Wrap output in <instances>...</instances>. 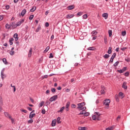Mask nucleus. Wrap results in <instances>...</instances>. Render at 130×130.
<instances>
[{"label":"nucleus","instance_id":"f257e3e1","mask_svg":"<svg viewBox=\"0 0 130 130\" xmlns=\"http://www.w3.org/2000/svg\"><path fill=\"white\" fill-rule=\"evenodd\" d=\"M110 103V100L106 99L104 101L103 104L106 106H109V104Z\"/></svg>","mask_w":130,"mask_h":130},{"label":"nucleus","instance_id":"f03ea898","mask_svg":"<svg viewBox=\"0 0 130 130\" xmlns=\"http://www.w3.org/2000/svg\"><path fill=\"white\" fill-rule=\"evenodd\" d=\"M78 106L77 107V109H81L82 108V107L85 106V103L83 102V103H81L79 104H77Z\"/></svg>","mask_w":130,"mask_h":130},{"label":"nucleus","instance_id":"7ed1b4c3","mask_svg":"<svg viewBox=\"0 0 130 130\" xmlns=\"http://www.w3.org/2000/svg\"><path fill=\"white\" fill-rule=\"evenodd\" d=\"M56 99H57V95H53V96H52L51 98H50V102H52L53 101H55V100H56Z\"/></svg>","mask_w":130,"mask_h":130},{"label":"nucleus","instance_id":"20e7f679","mask_svg":"<svg viewBox=\"0 0 130 130\" xmlns=\"http://www.w3.org/2000/svg\"><path fill=\"white\" fill-rule=\"evenodd\" d=\"M25 22V20L24 19H22L21 20L18 21L17 23H16V26L17 27H20V25H22V24H23V23Z\"/></svg>","mask_w":130,"mask_h":130},{"label":"nucleus","instance_id":"39448f33","mask_svg":"<svg viewBox=\"0 0 130 130\" xmlns=\"http://www.w3.org/2000/svg\"><path fill=\"white\" fill-rule=\"evenodd\" d=\"M116 56V53H114L111 57V59L110 60V61H111V62L112 63V62H113V59H114V58Z\"/></svg>","mask_w":130,"mask_h":130},{"label":"nucleus","instance_id":"423d86ee","mask_svg":"<svg viewBox=\"0 0 130 130\" xmlns=\"http://www.w3.org/2000/svg\"><path fill=\"white\" fill-rule=\"evenodd\" d=\"M11 27H12L13 29L17 28V24L15 23V22H12L10 23Z\"/></svg>","mask_w":130,"mask_h":130},{"label":"nucleus","instance_id":"0eeeda50","mask_svg":"<svg viewBox=\"0 0 130 130\" xmlns=\"http://www.w3.org/2000/svg\"><path fill=\"white\" fill-rule=\"evenodd\" d=\"M101 94H105V87H104V86H101Z\"/></svg>","mask_w":130,"mask_h":130},{"label":"nucleus","instance_id":"6e6552de","mask_svg":"<svg viewBox=\"0 0 130 130\" xmlns=\"http://www.w3.org/2000/svg\"><path fill=\"white\" fill-rule=\"evenodd\" d=\"M75 17V15L74 14H68L66 16L67 19H72V18H74Z\"/></svg>","mask_w":130,"mask_h":130},{"label":"nucleus","instance_id":"1a4fd4ad","mask_svg":"<svg viewBox=\"0 0 130 130\" xmlns=\"http://www.w3.org/2000/svg\"><path fill=\"white\" fill-rule=\"evenodd\" d=\"M5 73V68H4L3 69H2V70L1 71V78L2 79V80H4V76H5V74H4V73Z\"/></svg>","mask_w":130,"mask_h":130},{"label":"nucleus","instance_id":"9d476101","mask_svg":"<svg viewBox=\"0 0 130 130\" xmlns=\"http://www.w3.org/2000/svg\"><path fill=\"white\" fill-rule=\"evenodd\" d=\"M71 103L70 102H68L66 105V111L69 110V107L70 106Z\"/></svg>","mask_w":130,"mask_h":130},{"label":"nucleus","instance_id":"9b49d317","mask_svg":"<svg viewBox=\"0 0 130 130\" xmlns=\"http://www.w3.org/2000/svg\"><path fill=\"white\" fill-rule=\"evenodd\" d=\"M68 10H74L75 9V6L74 5H70L67 7Z\"/></svg>","mask_w":130,"mask_h":130},{"label":"nucleus","instance_id":"f8f14e48","mask_svg":"<svg viewBox=\"0 0 130 130\" xmlns=\"http://www.w3.org/2000/svg\"><path fill=\"white\" fill-rule=\"evenodd\" d=\"M13 37L15 39V41H18V40H19V38L18 37V34H15L13 36Z\"/></svg>","mask_w":130,"mask_h":130},{"label":"nucleus","instance_id":"ddd939ff","mask_svg":"<svg viewBox=\"0 0 130 130\" xmlns=\"http://www.w3.org/2000/svg\"><path fill=\"white\" fill-rule=\"evenodd\" d=\"M122 88L123 89H127V86L126 85V82H123V85H122Z\"/></svg>","mask_w":130,"mask_h":130},{"label":"nucleus","instance_id":"4468645a","mask_svg":"<svg viewBox=\"0 0 130 130\" xmlns=\"http://www.w3.org/2000/svg\"><path fill=\"white\" fill-rule=\"evenodd\" d=\"M35 115H36V114L35 113L34 114H31V113L29 114V118H30V119H32V118L33 117H35Z\"/></svg>","mask_w":130,"mask_h":130},{"label":"nucleus","instance_id":"2eb2a0df","mask_svg":"<svg viewBox=\"0 0 130 130\" xmlns=\"http://www.w3.org/2000/svg\"><path fill=\"white\" fill-rule=\"evenodd\" d=\"M26 12L27 11L26 10V9H23L21 12V15L22 16V17H24V15H25V14H26Z\"/></svg>","mask_w":130,"mask_h":130},{"label":"nucleus","instance_id":"dca6fc26","mask_svg":"<svg viewBox=\"0 0 130 130\" xmlns=\"http://www.w3.org/2000/svg\"><path fill=\"white\" fill-rule=\"evenodd\" d=\"M111 52H112V48L111 47H109L107 53H108V54H111Z\"/></svg>","mask_w":130,"mask_h":130},{"label":"nucleus","instance_id":"f3484780","mask_svg":"<svg viewBox=\"0 0 130 130\" xmlns=\"http://www.w3.org/2000/svg\"><path fill=\"white\" fill-rule=\"evenodd\" d=\"M31 55H32V48H30L29 52H28V57H31Z\"/></svg>","mask_w":130,"mask_h":130},{"label":"nucleus","instance_id":"a211bd4d","mask_svg":"<svg viewBox=\"0 0 130 130\" xmlns=\"http://www.w3.org/2000/svg\"><path fill=\"white\" fill-rule=\"evenodd\" d=\"M103 18H105V19H107L108 18V14L107 13H104L103 14Z\"/></svg>","mask_w":130,"mask_h":130},{"label":"nucleus","instance_id":"6ab92c4d","mask_svg":"<svg viewBox=\"0 0 130 130\" xmlns=\"http://www.w3.org/2000/svg\"><path fill=\"white\" fill-rule=\"evenodd\" d=\"M64 108H66V107H62V108H60V109L59 110L57 111V112L58 113H59V112H62V111H63V110H64Z\"/></svg>","mask_w":130,"mask_h":130},{"label":"nucleus","instance_id":"aec40b11","mask_svg":"<svg viewBox=\"0 0 130 130\" xmlns=\"http://www.w3.org/2000/svg\"><path fill=\"white\" fill-rule=\"evenodd\" d=\"M11 24H9L8 23H7L6 25H5V28L6 29H10V28H11Z\"/></svg>","mask_w":130,"mask_h":130},{"label":"nucleus","instance_id":"412c9836","mask_svg":"<svg viewBox=\"0 0 130 130\" xmlns=\"http://www.w3.org/2000/svg\"><path fill=\"white\" fill-rule=\"evenodd\" d=\"M44 105V101H42L39 105V107H42Z\"/></svg>","mask_w":130,"mask_h":130},{"label":"nucleus","instance_id":"4be33fe9","mask_svg":"<svg viewBox=\"0 0 130 130\" xmlns=\"http://www.w3.org/2000/svg\"><path fill=\"white\" fill-rule=\"evenodd\" d=\"M3 61L5 64H8V61H7V59H6V58H4L3 59Z\"/></svg>","mask_w":130,"mask_h":130},{"label":"nucleus","instance_id":"5701e85b","mask_svg":"<svg viewBox=\"0 0 130 130\" xmlns=\"http://www.w3.org/2000/svg\"><path fill=\"white\" fill-rule=\"evenodd\" d=\"M41 30V26L40 25H39L38 28L36 30V32H38L39 31H40Z\"/></svg>","mask_w":130,"mask_h":130},{"label":"nucleus","instance_id":"b1692460","mask_svg":"<svg viewBox=\"0 0 130 130\" xmlns=\"http://www.w3.org/2000/svg\"><path fill=\"white\" fill-rule=\"evenodd\" d=\"M108 34H109V37H111V36H112V30L109 29L108 30Z\"/></svg>","mask_w":130,"mask_h":130},{"label":"nucleus","instance_id":"393cba45","mask_svg":"<svg viewBox=\"0 0 130 130\" xmlns=\"http://www.w3.org/2000/svg\"><path fill=\"white\" fill-rule=\"evenodd\" d=\"M114 128V126H112L106 128V130H113Z\"/></svg>","mask_w":130,"mask_h":130},{"label":"nucleus","instance_id":"a878e982","mask_svg":"<svg viewBox=\"0 0 130 130\" xmlns=\"http://www.w3.org/2000/svg\"><path fill=\"white\" fill-rule=\"evenodd\" d=\"M115 98L116 101L117 102H119V98H118V95L117 94L115 95Z\"/></svg>","mask_w":130,"mask_h":130},{"label":"nucleus","instance_id":"bb28decb","mask_svg":"<svg viewBox=\"0 0 130 130\" xmlns=\"http://www.w3.org/2000/svg\"><path fill=\"white\" fill-rule=\"evenodd\" d=\"M36 10V7H33L30 10V12H35Z\"/></svg>","mask_w":130,"mask_h":130},{"label":"nucleus","instance_id":"cd10ccee","mask_svg":"<svg viewBox=\"0 0 130 130\" xmlns=\"http://www.w3.org/2000/svg\"><path fill=\"white\" fill-rule=\"evenodd\" d=\"M110 57V55L108 54H105V55L103 56V57H104V58H109Z\"/></svg>","mask_w":130,"mask_h":130},{"label":"nucleus","instance_id":"c85d7f7f","mask_svg":"<svg viewBox=\"0 0 130 130\" xmlns=\"http://www.w3.org/2000/svg\"><path fill=\"white\" fill-rule=\"evenodd\" d=\"M98 33V32L97 31L94 30L91 32V34H92V36H95V35H97Z\"/></svg>","mask_w":130,"mask_h":130},{"label":"nucleus","instance_id":"c756f323","mask_svg":"<svg viewBox=\"0 0 130 130\" xmlns=\"http://www.w3.org/2000/svg\"><path fill=\"white\" fill-rule=\"evenodd\" d=\"M48 50H49V46H48L46 48L45 50L44 51V53H46Z\"/></svg>","mask_w":130,"mask_h":130},{"label":"nucleus","instance_id":"7c9ffc66","mask_svg":"<svg viewBox=\"0 0 130 130\" xmlns=\"http://www.w3.org/2000/svg\"><path fill=\"white\" fill-rule=\"evenodd\" d=\"M119 64V61H117L115 63L113 64V66L114 67H117V66H118V64Z\"/></svg>","mask_w":130,"mask_h":130},{"label":"nucleus","instance_id":"2f4dec72","mask_svg":"<svg viewBox=\"0 0 130 130\" xmlns=\"http://www.w3.org/2000/svg\"><path fill=\"white\" fill-rule=\"evenodd\" d=\"M56 123V122L55 120H53L52 122V126H55V124Z\"/></svg>","mask_w":130,"mask_h":130},{"label":"nucleus","instance_id":"473e14b6","mask_svg":"<svg viewBox=\"0 0 130 130\" xmlns=\"http://www.w3.org/2000/svg\"><path fill=\"white\" fill-rule=\"evenodd\" d=\"M88 50H95V48L93 47H89L87 48Z\"/></svg>","mask_w":130,"mask_h":130},{"label":"nucleus","instance_id":"72a5a7b5","mask_svg":"<svg viewBox=\"0 0 130 130\" xmlns=\"http://www.w3.org/2000/svg\"><path fill=\"white\" fill-rule=\"evenodd\" d=\"M3 98L2 96H0V105H3Z\"/></svg>","mask_w":130,"mask_h":130},{"label":"nucleus","instance_id":"f704fd0d","mask_svg":"<svg viewBox=\"0 0 130 130\" xmlns=\"http://www.w3.org/2000/svg\"><path fill=\"white\" fill-rule=\"evenodd\" d=\"M121 34L122 36H125V35H126V31H125V30L122 31Z\"/></svg>","mask_w":130,"mask_h":130},{"label":"nucleus","instance_id":"c9c22d12","mask_svg":"<svg viewBox=\"0 0 130 130\" xmlns=\"http://www.w3.org/2000/svg\"><path fill=\"white\" fill-rule=\"evenodd\" d=\"M78 129L79 130H86V127H79Z\"/></svg>","mask_w":130,"mask_h":130},{"label":"nucleus","instance_id":"e433bc0d","mask_svg":"<svg viewBox=\"0 0 130 130\" xmlns=\"http://www.w3.org/2000/svg\"><path fill=\"white\" fill-rule=\"evenodd\" d=\"M86 107H82L79 110H82V111H85L86 110Z\"/></svg>","mask_w":130,"mask_h":130},{"label":"nucleus","instance_id":"4c0bfd02","mask_svg":"<svg viewBox=\"0 0 130 130\" xmlns=\"http://www.w3.org/2000/svg\"><path fill=\"white\" fill-rule=\"evenodd\" d=\"M9 53L10 55H14V54H15V52H14L13 50H11L10 51Z\"/></svg>","mask_w":130,"mask_h":130},{"label":"nucleus","instance_id":"58836bf2","mask_svg":"<svg viewBox=\"0 0 130 130\" xmlns=\"http://www.w3.org/2000/svg\"><path fill=\"white\" fill-rule=\"evenodd\" d=\"M11 87H12V88H13L14 92H16V86H13L12 84H11Z\"/></svg>","mask_w":130,"mask_h":130},{"label":"nucleus","instance_id":"ea45409f","mask_svg":"<svg viewBox=\"0 0 130 130\" xmlns=\"http://www.w3.org/2000/svg\"><path fill=\"white\" fill-rule=\"evenodd\" d=\"M50 103H51L50 101H47L46 102V106H47L49 105L50 104Z\"/></svg>","mask_w":130,"mask_h":130},{"label":"nucleus","instance_id":"a19ab883","mask_svg":"<svg viewBox=\"0 0 130 130\" xmlns=\"http://www.w3.org/2000/svg\"><path fill=\"white\" fill-rule=\"evenodd\" d=\"M125 61H127V62H129V61H130V59H129V58L126 57L125 58Z\"/></svg>","mask_w":130,"mask_h":130},{"label":"nucleus","instance_id":"79ce46f5","mask_svg":"<svg viewBox=\"0 0 130 130\" xmlns=\"http://www.w3.org/2000/svg\"><path fill=\"white\" fill-rule=\"evenodd\" d=\"M4 115H5V116L6 117H8L9 116V115H10V114H9V113H8L7 112H4Z\"/></svg>","mask_w":130,"mask_h":130},{"label":"nucleus","instance_id":"37998d69","mask_svg":"<svg viewBox=\"0 0 130 130\" xmlns=\"http://www.w3.org/2000/svg\"><path fill=\"white\" fill-rule=\"evenodd\" d=\"M88 18V16H87V14H85L84 15H83V19H87Z\"/></svg>","mask_w":130,"mask_h":130},{"label":"nucleus","instance_id":"c03bdc74","mask_svg":"<svg viewBox=\"0 0 130 130\" xmlns=\"http://www.w3.org/2000/svg\"><path fill=\"white\" fill-rule=\"evenodd\" d=\"M51 91L52 93H55V92H56V89H55V88H51Z\"/></svg>","mask_w":130,"mask_h":130},{"label":"nucleus","instance_id":"a18cd8bd","mask_svg":"<svg viewBox=\"0 0 130 130\" xmlns=\"http://www.w3.org/2000/svg\"><path fill=\"white\" fill-rule=\"evenodd\" d=\"M82 15H83V12H80L77 13V16H78V17H80V16H82Z\"/></svg>","mask_w":130,"mask_h":130},{"label":"nucleus","instance_id":"49530a36","mask_svg":"<svg viewBox=\"0 0 130 130\" xmlns=\"http://www.w3.org/2000/svg\"><path fill=\"white\" fill-rule=\"evenodd\" d=\"M84 116H89V115H90V113L89 112H86L84 113Z\"/></svg>","mask_w":130,"mask_h":130},{"label":"nucleus","instance_id":"de8ad7c7","mask_svg":"<svg viewBox=\"0 0 130 130\" xmlns=\"http://www.w3.org/2000/svg\"><path fill=\"white\" fill-rule=\"evenodd\" d=\"M33 119H30V120H29L27 122L28 123H33Z\"/></svg>","mask_w":130,"mask_h":130},{"label":"nucleus","instance_id":"09e8293b","mask_svg":"<svg viewBox=\"0 0 130 130\" xmlns=\"http://www.w3.org/2000/svg\"><path fill=\"white\" fill-rule=\"evenodd\" d=\"M33 18H34V15H30V16L29 17V20H32Z\"/></svg>","mask_w":130,"mask_h":130},{"label":"nucleus","instance_id":"8fccbe9b","mask_svg":"<svg viewBox=\"0 0 130 130\" xmlns=\"http://www.w3.org/2000/svg\"><path fill=\"white\" fill-rule=\"evenodd\" d=\"M104 43L105 44H107V38L106 37L104 38Z\"/></svg>","mask_w":130,"mask_h":130},{"label":"nucleus","instance_id":"3c124183","mask_svg":"<svg viewBox=\"0 0 130 130\" xmlns=\"http://www.w3.org/2000/svg\"><path fill=\"white\" fill-rule=\"evenodd\" d=\"M20 111H21L22 112H24V113H27V110L24 109H21Z\"/></svg>","mask_w":130,"mask_h":130},{"label":"nucleus","instance_id":"603ef678","mask_svg":"<svg viewBox=\"0 0 130 130\" xmlns=\"http://www.w3.org/2000/svg\"><path fill=\"white\" fill-rule=\"evenodd\" d=\"M60 117H58L57 118V121L58 123H60V122H61V121H60Z\"/></svg>","mask_w":130,"mask_h":130},{"label":"nucleus","instance_id":"864d4df0","mask_svg":"<svg viewBox=\"0 0 130 130\" xmlns=\"http://www.w3.org/2000/svg\"><path fill=\"white\" fill-rule=\"evenodd\" d=\"M94 114H95V115H97V116L99 117L100 116V115H101V114H100V113H99V112H95L94 113Z\"/></svg>","mask_w":130,"mask_h":130},{"label":"nucleus","instance_id":"5fc2aeb1","mask_svg":"<svg viewBox=\"0 0 130 130\" xmlns=\"http://www.w3.org/2000/svg\"><path fill=\"white\" fill-rule=\"evenodd\" d=\"M117 72L118 73H119V74H122V73H124L123 71L122 70V69H121L120 70H117Z\"/></svg>","mask_w":130,"mask_h":130},{"label":"nucleus","instance_id":"6e6d98bb","mask_svg":"<svg viewBox=\"0 0 130 130\" xmlns=\"http://www.w3.org/2000/svg\"><path fill=\"white\" fill-rule=\"evenodd\" d=\"M49 58H53V54L52 53H50V56H49Z\"/></svg>","mask_w":130,"mask_h":130},{"label":"nucleus","instance_id":"4d7b16f0","mask_svg":"<svg viewBox=\"0 0 130 130\" xmlns=\"http://www.w3.org/2000/svg\"><path fill=\"white\" fill-rule=\"evenodd\" d=\"M92 118L93 120H96V117L95 115H94L92 116Z\"/></svg>","mask_w":130,"mask_h":130},{"label":"nucleus","instance_id":"13d9d810","mask_svg":"<svg viewBox=\"0 0 130 130\" xmlns=\"http://www.w3.org/2000/svg\"><path fill=\"white\" fill-rule=\"evenodd\" d=\"M119 96L120 97H122V96H123V93L122 92H119Z\"/></svg>","mask_w":130,"mask_h":130},{"label":"nucleus","instance_id":"bf43d9fd","mask_svg":"<svg viewBox=\"0 0 130 130\" xmlns=\"http://www.w3.org/2000/svg\"><path fill=\"white\" fill-rule=\"evenodd\" d=\"M124 75H125V77H128V75H129V73L126 72V73H125Z\"/></svg>","mask_w":130,"mask_h":130},{"label":"nucleus","instance_id":"052dcab7","mask_svg":"<svg viewBox=\"0 0 130 130\" xmlns=\"http://www.w3.org/2000/svg\"><path fill=\"white\" fill-rule=\"evenodd\" d=\"M14 41V38H11L9 39V42H13Z\"/></svg>","mask_w":130,"mask_h":130},{"label":"nucleus","instance_id":"680f3d73","mask_svg":"<svg viewBox=\"0 0 130 130\" xmlns=\"http://www.w3.org/2000/svg\"><path fill=\"white\" fill-rule=\"evenodd\" d=\"M45 26V27H48L49 26V23L48 22H46Z\"/></svg>","mask_w":130,"mask_h":130},{"label":"nucleus","instance_id":"e2e57ef3","mask_svg":"<svg viewBox=\"0 0 130 130\" xmlns=\"http://www.w3.org/2000/svg\"><path fill=\"white\" fill-rule=\"evenodd\" d=\"M126 70H127V68L126 67H124L123 68V69H122V70H123V72L124 73V72H125Z\"/></svg>","mask_w":130,"mask_h":130},{"label":"nucleus","instance_id":"0e129e2a","mask_svg":"<svg viewBox=\"0 0 130 130\" xmlns=\"http://www.w3.org/2000/svg\"><path fill=\"white\" fill-rule=\"evenodd\" d=\"M42 114H45V109H44L42 110Z\"/></svg>","mask_w":130,"mask_h":130},{"label":"nucleus","instance_id":"69168bd1","mask_svg":"<svg viewBox=\"0 0 130 130\" xmlns=\"http://www.w3.org/2000/svg\"><path fill=\"white\" fill-rule=\"evenodd\" d=\"M125 49H126V47L121 48V50H122V51H124Z\"/></svg>","mask_w":130,"mask_h":130},{"label":"nucleus","instance_id":"338daca9","mask_svg":"<svg viewBox=\"0 0 130 130\" xmlns=\"http://www.w3.org/2000/svg\"><path fill=\"white\" fill-rule=\"evenodd\" d=\"M4 19V16L0 15V21H2Z\"/></svg>","mask_w":130,"mask_h":130},{"label":"nucleus","instance_id":"774afa93","mask_svg":"<svg viewBox=\"0 0 130 130\" xmlns=\"http://www.w3.org/2000/svg\"><path fill=\"white\" fill-rule=\"evenodd\" d=\"M118 119H120V116H118L117 117V118H116V121H118Z\"/></svg>","mask_w":130,"mask_h":130}]
</instances>
